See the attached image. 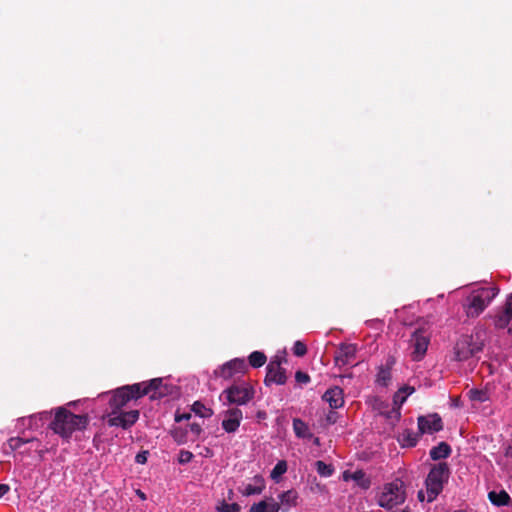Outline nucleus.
Masks as SVG:
<instances>
[{"label":"nucleus","instance_id":"f257e3e1","mask_svg":"<svg viewBox=\"0 0 512 512\" xmlns=\"http://www.w3.org/2000/svg\"><path fill=\"white\" fill-rule=\"evenodd\" d=\"M88 424V415H77L65 407H58L55 411L54 419L49 424V428L60 437L69 439L73 432L86 429Z\"/></svg>","mask_w":512,"mask_h":512},{"label":"nucleus","instance_id":"f03ea898","mask_svg":"<svg viewBox=\"0 0 512 512\" xmlns=\"http://www.w3.org/2000/svg\"><path fill=\"white\" fill-rule=\"evenodd\" d=\"M499 288L493 287H482L473 290L465 300L463 304L465 313L469 318L478 317L491 301L498 295Z\"/></svg>","mask_w":512,"mask_h":512},{"label":"nucleus","instance_id":"7ed1b4c3","mask_svg":"<svg viewBox=\"0 0 512 512\" xmlns=\"http://www.w3.org/2000/svg\"><path fill=\"white\" fill-rule=\"evenodd\" d=\"M406 500V489L401 481H395L384 485L383 491L378 497L380 507L392 512H411L409 507L398 509Z\"/></svg>","mask_w":512,"mask_h":512},{"label":"nucleus","instance_id":"20e7f679","mask_svg":"<svg viewBox=\"0 0 512 512\" xmlns=\"http://www.w3.org/2000/svg\"><path fill=\"white\" fill-rule=\"evenodd\" d=\"M450 477V468L446 462L434 464L425 480L427 501L433 502L442 492Z\"/></svg>","mask_w":512,"mask_h":512},{"label":"nucleus","instance_id":"39448f33","mask_svg":"<svg viewBox=\"0 0 512 512\" xmlns=\"http://www.w3.org/2000/svg\"><path fill=\"white\" fill-rule=\"evenodd\" d=\"M146 390H142V383L125 385L111 391L109 407L114 410H121L132 400H138L145 396Z\"/></svg>","mask_w":512,"mask_h":512},{"label":"nucleus","instance_id":"423d86ee","mask_svg":"<svg viewBox=\"0 0 512 512\" xmlns=\"http://www.w3.org/2000/svg\"><path fill=\"white\" fill-rule=\"evenodd\" d=\"M483 348V343L474 341L472 335H462L454 347V358L457 361H465Z\"/></svg>","mask_w":512,"mask_h":512},{"label":"nucleus","instance_id":"0eeeda50","mask_svg":"<svg viewBox=\"0 0 512 512\" xmlns=\"http://www.w3.org/2000/svg\"><path fill=\"white\" fill-rule=\"evenodd\" d=\"M255 395L253 387L248 385H232L226 388L221 396H225L228 404L245 405L250 402Z\"/></svg>","mask_w":512,"mask_h":512},{"label":"nucleus","instance_id":"6e6552de","mask_svg":"<svg viewBox=\"0 0 512 512\" xmlns=\"http://www.w3.org/2000/svg\"><path fill=\"white\" fill-rule=\"evenodd\" d=\"M111 410V413L107 415V424L111 427H121L125 430L132 427L138 421L140 415L138 410H130L128 412Z\"/></svg>","mask_w":512,"mask_h":512},{"label":"nucleus","instance_id":"1a4fd4ad","mask_svg":"<svg viewBox=\"0 0 512 512\" xmlns=\"http://www.w3.org/2000/svg\"><path fill=\"white\" fill-rule=\"evenodd\" d=\"M410 345L413 348L412 359L414 361H420L426 354L429 345V337L423 330L417 329L411 336Z\"/></svg>","mask_w":512,"mask_h":512},{"label":"nucleus","instance_id":"9d476101","mask_svg":"<svg viewBox=\"0 0 512 512\" xmlns=\"http://www.w3.org/2000/svg\"><path fill=\"white\" fill-rule=\"evenodd\" d=\"M287 381L286 371L281 367L280 360H272L266 367V376L264 383L266 386L271 384L283 385Z\"/></svg>","mask_w":512,"mask_h":512},{"label":"nucleus","instance_id":"9b49d317","mask_svg":"<svg viewBox=\"0 0 512 512\" xmlns=\"http://www.w3.org/2000/svg\"><path fill=\"white\" fill-rule=\"evenodd\" d=\"M417 422L420 435L433 434L443 429L442 419L437 413L419 416Z\"/></svg>","mask_w":512,"mask_h":512},{"label":"nucleus","instance_id":"f8f14e48","mask_svg":"<svg viewBox=\"0 0 512 512\" xmlns=\"http://www.w3.org/2000/svg\"><path fill=\"white\" fill-rule=\"evenodd\" d=\"M142 390H146V395L150 396L151 400L161 399L170 393L171 386L164 384L162 378H154L149 382H141Z\"/></svg>","mask_w":512,"mask_h":512},{"label":"nucleus","instance_id":"ddd939ff","mask_svg":"<svg viewBox=\"0 0 512 512\" xmlns=\"http://www.w3.org/2000/svg\"><path fill=\"white\" fill-rule=\"evenodd\" d=\"M247 370V364L244 359L235 358L223 364L216 374L223 379H230L235 374H243Z\"/></svg>","mask_w":512,"mask_h":512},{"label":"nucleus","instance_id":"4468645a","mask_svg":"<svg viewBox=\"0 0 512 512\" xmlns=\"http://www.w3.org/2000/svg\"><path fill=\"white\" fill-rule=\"evenodd\" d=\"M357 346L355 344L341 343L334 355L335 364L345 366L350 364L356 357Z\"/></svg>","mask_w":512,"mask_h":512},{"label":"nucleus","instance_id":"2eb2a0df","mask_svg":"<svg viewBox=\"0 0 512 512\" xmlns=\"http://www.w3.org/2000/svg\"><path fill=\"white\" fill-rule=\"evenodd\" d=\"M243 418L242 411L238 408H230L225 411V418L222 421V428L227 433H234L238 430Z\"/></svg>","mask_w":512,"mask_h":512},{"label":"nucleus","instance_id":"dca6fc26","mask_svg":"<svg viewBox=\"0 0 512 512\" xmlns=\"http://www.w3.org/2000/svg\"><path fill=\"white\" fill-rule=\"evenodd\" d=\"M512 320V293L508 295L506 302L499 312L494 316V326L497 329L508 327Z\"/></svg>","mask_w":512,"mask_h":512},{"label":"nucleus","instance_id":"f3484780","mask_svg":"<svg viewBox=\"0 0 512 512\" xmlns=\"http://www.w3.org/2000/svg\"><path fill=\"white\" fill-rule=\"evenodd\" d=\"M322 399L328 402L332 409H338L344 404L343 390L338 386H334L323 394Z\"/></svg>","mask_w":512,"mask_h":512},{"label":"nucleus","instance_id":"a211bd4d","mask_svg":"<svg viewBox=\"0 0 512 512\" xmlns=\"http://www.w3.org/2000/svg\"><path fill=\"white\" fill-rule=\"evenodd\" d=\"M279 504L282 512H288L298 505L299 494L296 490L290 489L282 492L279 496Z\"/></svg>","mask_w":512,"mask_h":512},{"label":"nucleus","instance_id":"6ab92c4d","mask_svg":"<svg viewBox=\"0 0 512 512\" xmlns=\"http://www.w3.org/2000/svg\"><path fill=\"white\" fill-rule=\"evenodd\" d=\"M253 480L255 483L254 485L247 484L243 489H239L243 496L259 495L265 489V482L261 476H255Z\"/></svg>","mask_w":512,"mask_h":512},{"label":"nucleus","instance_id":"aec40b11","mask_svg":"<svg viewBox=\"0 0 512 512\" xmlns=\"http://www.w3.org/2000/svg\"><path fill=\"white\" fill-rule=\"evenodd\" d=\"M452 450L446 442H440L437 446L433 447L430 452V458L434 461L446 459L450 456Z\"/></svg>","mask_w":512,"mask_h":512},{"label":"nucleus","instance_id":"412c9836","mask_svg":"<svg viewBox=\"0 0 512 512\" xmlns=\"http://www.w3.org/2000/svg\"><path fill=\"white\" fill-rule=\"evenodd\" d=\"M488 499L493 505L498 507L508 506L511 502V497L505 490H501L499 492L490 491L488 493Z\"/></svg>","mask_w":512,"mask_h":512},{"label":"nucleus","instance_id":"4be33fe9","mask_svg":"<svg viewBox=\"0 0 512 512\" xmlns=\"http://www.w3.org/2000/svg\"><path fill=\"white\" fill-rule=\"evenodd\" d=\"M293 430L298 438H311L312 434L309 431L308 425L299 418L293 419Z\"/></svg>","mask_w":512,"mask_h":512},{"label":"nucleus","instance_id":"5701e85b","mask_svg":"<svg viewBox=\"0 0 512 512\" xmlns=\"http://www.w3.org/2000/svg\"><path fill=\"white\" fill-rule=\"evenodd\" d=\"M405 401L406 396H404L401 389H399L393 396V403L395 407H393V409L390 411L387 417L391 418L392 416H394L396 420H399L401 416L400 407Z\"/></svg>","mask_w":512,"mask_h":512},{"label":"nucleus","instance_id":"b1692460","mask_svg":"<svg viewBox=\"0 0 512 512\" xmlns=\"http://www.w3.org/2000/svg\"><path fill=\"white\" fill-rule=\"evenodd\" d=\"M391 378V368L389 366H380L376 375V383L383 387H387Z\"/></svg>","mask_w":512,"mask_h":512},{"label":"nucleus","instance_id":"393cba45","mask_svg":"<svg viewBox=\"0 0 512 512\" xmlns=\"http://www.w3.org/2000/svg\"><path fill=\"white\" fill-rule=\"evenodd\" d=\"M420 436V433L416 434L413 431L406 429L402 433V445L405 447H415Z\"/></svg>","mask_w":512,"mask_h":512},{"label":"nucleus","instance_id":"a878e982","mask_svg":"<svg viewBox=\"0 0 512 512\" xmlns=\"http://www.w3.org/2000/svg\"><path fill=\"white\" fill-rule=\"evenodd\" d=\"M248 361H249V364H250L251 367H253V368H260V367H262L266 363L267 357L261 351H253L249 355Z\"/></svg>","mask_w":512,"mask_h":512},{"label":"nucleus","instance_id":"bb28decb","mask_svg":"<svg viewBox=\"0 0 512 512\" xmlns=\"http://www.w3.org/2000/svg\"><path fill=\"white\" fill-rule=\"evenodd\" d=\"M192 411L202 417V418H209L211 417L214 412L211 408H207L202 402L196 401L192 405Z\"/></svg>","mask_w":512,"mask_h":512},{"label":"nucleus","instance_id":"cd10ccee","mask_svg":"<svg viewBox=\"0 0 512 512\" xmlns=\"http://www.w3.org/2000/svg\"><path fill=\"white\" fill-rule=\"evenodd\" d=\"M287 468V462L285 460L278 461L270 473L271 479L278 482L280 477L286 473Z\"/></svg>","mask_w":512,"mask_h":512},{"label":"nucleus","instance_id":"c85d7f7f","mask_svg":"<svg viewBox=\"0 0 512 512\" xmlns=\"http://www.w3.org/2000/svg\"><path fill=\"white\" fill-rule=\"evenodd\" d=\"M170 433H171L172 438L174 439V441L177 444L181 445V444H185L188 442L187 430L180 428V427H176V428H173Z\"/></svg>","mask_w":512,"mask_h":512},{"label":"nucleus","instance_id":"c756f323","mask_svg":"<svg viewBox=\"0 0 512 512\" xmlns=\"http://www.w3.org/2000/svg\"><path fill=\"white\" fill-rule=\"evenodd\" d=\"M351 479L363 489H368L371 485L370 480L365 477V473L362 470L354 471L353 475H351Z\"/></svg>","mask_w":512,"mask_h":512},{"label":"nucleus","instance_id":"7c9ffc66","mask_svg":"<svg viewBox=\"0 0 512 512\" xmlns=\"http://www.w3.org/2000/svg\"><path fill=\"white\" fill-rule=\"evenodd\" d=\"M315 467L318 474L324 477H329L334 472V469L331 465H328L321 460L316 461Z\"/></svg>","mask_w":512,"mask_h":512},{"label":"nucleus","instance_id":"2f4dec72","mask_svg":"<svg viewBox=\"0 0 512 512\" xmlns=\"http://www.w3.org/2000/svg\"><path fill=\"white\" fill-rule=\"evenodd\" d=\"M217 510L219 512H240L241 507L237 503H226L225 501H222V503L217 506Z\"/></svg>","mask_w":512,"mask_h":512},{"label":"nucleus","instance_id":"473e14b6","mask_svg":"<svg viewBox=\"0 0 512 512\" xmlns=\"http://www.w3.org/2000/svg\"><path fill=\"white\" fill-rule=\"evenodd\" d=\"M468 396L472 401L484 402L486 400V393L478 389H471Z\"/></svg>","mask_w":512,"mask_h":512},{"label":"nucleus","instance_id":"72a5a7b5","mask_svg":"<svg viewBox=\"0 0 512 512\" xmlns=\"http://www.w3.org/2000/svg\"><path fill=\"white\" fill-rule=\"evenodd\" d=\"M29 441L30 440H25L20 437H13V438L9 439L8 444L12 450H16V449L21 448L24 444H26Z\"/></svg>","mask_w":512,"mask_h":512},{"label":"nucleus","instance_id":"f704fd0d","mask_svg":"<svg viewBox=\"0 0 512 512\" xmlns=\"http://www.w3.org/2000/svg\"><path fill=\"white\" fill-rule=\"evenodd\" d=\"M293 353L298 357H302L307 353L306 345L301 341H296L293 346Z\"/></svg>","mask_w":512,"mask_h":512},{"label":"nucleus","instance_id":"c9c22d12","mask_svg":"<svg viewBox=\"0 0 512 512\" xmlns=\"http://www.w3.org/2000/svg\"><path fill=\"white\" fill-rule=\"evenodd\" d=\"M269 504H270V502H268L266 500H262L258 503L253 504L250 507L249 512H266Z\"/></svg>","mask_w":512,"mask_h":512},{"label":"nucleus","instance_id":"e433bc0d","mask_svg":"<svg viewBox=\"0 0 512 512\" xmlns=\"http://www.w3.org/2000/svg\"><path fill=\"white\" fill-rule=\"evenodd\" d=\"M193 458L192 452L188 450H180L179 456H178V462L180 464H187L189 463Z\"/></svg>","mask_w":512,"mask_h":512},{"label":"nucleus","instance_id":"4c0bfd02","mask_svg":"<svg viewBox=\"0 0 512 512\" xmlns=\"http://www.w3.org/2000/svg\"><path fill=\"white\" fill-rule=\"evenodd\" d=\"M295 380L297 383L307 384L310 382V376L307 373L299 370L295 373Z\"/></svg>","mask_w":512,"mask_h":512},{"label":"nucleus","instance_id":"58836bf2","mask_svg":"<svg viewBox=\"0 0 512 512\" xmlns=\"http://www.w3.org/2000/svg\"><path fill=\"white\" fill-rule=\"evenodd\" d=\"M189 430L190 432L194 435V438L191 439L192 441H194L197 437H199V435L201 434L202 432V427L200 424L198 423H191L189 425Z\"/></svg>","mask_w":512,"mask_h":512},{"label":"nucleus","instance_id":"ea45409f","mask_svg":"<svg viewBox=\"0 0 512 512\" xmlns=\"http://www.w3.org/2000/svg\"><path fill=\"white\" fill-rule=\"evenodd\" d=\"M269 500H270V504H269L266 512H279L281 510L280 504L278 502H275L272 497Z\"/></svg>","mask_w":512,"mask_h":512},{"label":"nucleus","instance_id":"a19ab883","mask_svg":"<svg viewBox=\"0 0 512 512\" xmlns=\"http://www.w3.org/2000/svg\"><path fill=\"white\" fill-rule=\"evenodd\" d=\"M147 455H148V452L147 451H143V452H140L136 455L135 457V461L138 463V464H145L147 462Z\"/></svg>","mask_w":512,"mask_h":512},{"label":"nucleus","instance_id":"79ce46f5","mask_svg":"<svg viewBox=\"0 0 512 512\" xmlns=\"http://www.w3.org/2000/svg\"><path fill=\"white\" fill-rule=\"evenodd\" d=\"M191 418L190 413H179L178 411L175 413V422H181L183 420H189Z\"/></svg>","mask_w":512,"mask_h":512},{"label":"nucleus","instance_id":"37998d69","mask_svg":"<svg viewBox=\"0 0 512 512\" xmlns=\"http://www.w3.org/2000/svg\"><path fill=\"white\" fill-rule=\"evenodd\" d=\"M403 395L406 396V398L411 395L412 393H414L415 389L414 387L412 386H408V385H405L403 386L402 388H400Z\"/></svg>","mask_w":512,"mask_h":512},{"label":"nucleus","instance_id":"c03bdc74","mask_svg":"<svg viewBox=\"0 0 512 512\" xmlns=\"http://www.w3.org/2000/svg\"><path fill=\"white\" fill-rule=\"evenodd\" d=\"M336 419H337V415L335 412H329L328 415L326 416V421L328 424H334L336 422Z\"/></svg>","mask_w":512,"mask_h":512},{"label":"nucleus","instance_id":"a18cd8bd","mask_svg":"<svg viewBox=\"0 0 512 512\" xmlns=\"http://www.w3.org/2000/svg\"><path fill=\"white\" fill-rule=\"evenodd\" d=\"M9 490L10 487L7 484H0V498L3 497Z\"/></svg>","mask_w":512,"mask_h":512},{"label":"nucleus","instance_id":"49530a36","mask_svg":"<svg viewBox=\"0 0 512 512\" xmlns=\"http://www.w3.org/2000/svg\"><path fill=\"white\" fill-rule=\"evenodd\" d=\"M351 475H353V472H350V471H348V470H347V471H344V472H343V475H342L343 480H344V481L352 480V479H351Z\"/></svg>","mask_w":512,"mask_h":512},{"label":"nucleus","instance_id":"de8ad7c7","mask_svg":"<svg viewBox=\"0 0 512 512\" xmlns=\"http://www.w3.org/2000/svg\"><path fill=\"white\" fill-rule=\"evenodd\" d=\"M425 497L427 498V494H426V492H424V491L420 490V491L418 492V499H419L420 501H424Z\"/></svg>","mask_w":512,"mask_h":512},{"label":"nucleus","instance_id":"09e8293b","mask_svg":"<svg viewBox=\"0 0 512 512\" xmlns=\"http://www.w3.org/2000/svg\"><path fill=\"white\" fill-rule=\"evenodd\" d=\"M505 455L512 458V445L506 449Z\"/></svg>","mask_w":512,"mask_h":512},{"label":"nucleus","instance_id":"8fccbe9b","mask_svg":"<svg viewBox=\"0 0 512 512\" xmlns=\"http://www.w3.org/2000/svg\"><path fill=\"white\" fill-rule=\"evenodd\" d=\"M138 495L142 498V499H145V494L143 492H141L140 490H138Z\"/></svg>","mask_w":512,"mask_h":512},{"label":"nucleus","instance_id":"3c124183","mask_svg":"<svg viewBox=\"0 0 512 512\" xmlns=\"http://www.w3.org/2000/svg\"><path fill=\"white\" fill-rule=\"evenodd\" d=\"M314 444H316V445H318V444H319V438H317V437H316V438L314 439Z\"/></svg>","mask_w":512,"mask_h":512},{"label":"nucleus","instance_id":"603ef678","mask_svg":"<svg viewBox=\"0 0 512 512\" xmlns=\"http://www.w3.org/2000/svg\"><path fill=\"white\" fill-rule=\"evenodd\" d=\"M454 512H465V511H463V510H457V511H454Z\"/></svg>","mask_w":512,"mask_h":512}]
</instances>
